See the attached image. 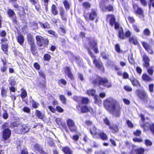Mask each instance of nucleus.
<instances>
[{
	"instance_id": "nucleus-1",
	"label": "nucleus",
	"mask_w": 154,
	"mask_h": 154,
	"mask_svg": "<svg viewBox=\"0 0 154 154\" xmlns=\"http://www.w3.org/2000/svg\"><path fill=\"white\" fill-rule=\"evenodd\" d=\"M104 105L106 109L116 117L120 116L122 109L120 105L112 98H107L104 101Z\"/></svg>"
},
{
	"instance_id": "nucleus-2",
	"label": "nucleus",
	"mask_w": 154,
	"mask_h": 154,
	"mask_svg": "<svg viewBox=\"0 0 154 154\" xmlns=\"http://www.w3.org/2000/svg\"><path fill=\"white\" fill-rule=\"evenodd\" d=\"M12 125L17 128L14 129L15 132L19 134H25L28 132L31 128L30 126L28 124H24L22 123H19L18 122H14Z\"/></svg>"
},
{
	"instance_id": "nucleus-3",
	"label": "nucleus",
	"mask_w": 154,
	"mask_h": 154,
	"mask_svg": "<svg viewBox=\"0 0 154 154\" xmlns=\"http://www.w3.org/2000/svg\"><path fill=\"white\" fill-rule=\"evenodd\" d=\"M91 81L94 86L97 85H102L107 87H109L111 86V82L109 81L105 78H101L97 77L94 80H92V79H91Z\"/></svg>"
},
{
	"instance_id": "nucleus-4",
	"label": "nucleus",
	"mask_w": 154,
	"mask_h": 154,
	"mask_svg": "<svg viewBox=\"0 0 154 154\" xmlns=\"http://www.w3.org/2000/svg\"><path fill=\"white\" fill-rule=\"evenodd\" d=\"M76 108L81 113H85L90 112L92 110L91 108H89L86 106H81L80 104H79L76 106Z\"/></svg>"
},
{
	"instance_id": "nucleus-5",
	"label": "nucleus",
	"mask_w": 154,
	"mask_h": 154,
	"mask_svg": "<svg viewBox=\"0 0 154 154\" xmlns=\"http://www.w3.org/2000/svg\"><path fill=\"white\" fill-rule=\"evenodd\" d=\"M67 125L69 129L72 131H75L76 127L73 121L71 119H68L67 121Z\"/></svg>"
},
{
	"instance_id": "nucleus-6",
	"label": "nucleus",
	"mask_w": 154,
	"mask_h": 154,
	"mask_svg": "<svg viewBox=\"0 0 154 154\" xmlns=\"http://www.w3.org/2000/svg\"><path fill=\"white\" fill-rule=\"evenodd\" d=\"M97 42L94 39H91L89 43L90 47L94 49V52L96 53H98V51L97 46Z\"/></svg>"
},
{
	"instance_id": "nucleus-7",
	"label": "nucleus",
	"mask_w": 154,
	"mask_h": 154,
	"mask_svg": "<svg viewBox=\"0 0 154 154\" xmlns=\"http://www.w3.org/2000/svg\"><path fill=\"white\" fill-rule=\"evenodd\" d=\"M27 38L28 42L31 45V50H33L35 48V42L34 39L33 38L32 35L31 34H28L27 35Z\"/></svg>"
},
{
	"instance_id": "nucleus-8",
	"label": "nucleus",
	"mask_w": 154,
	"mask_h": 154,
	"mask_svg": "<svg viewBox=\"0 0 154 154\" xmlns=\"http://www.w3.org/2000/svg\"><path fill=\"white\" fill-rule=\"evenodd\" d=\"M141 43L144 48L149 53L152 54L153 53V51L151 46L147 43L142 42Z\"/></svg>"
},
{
	"instance_id": "nucleus-9",
	"label": "nucleus",
	"mask_w": 154,
	"mask_h": 154,
	"mask_svg": "<svg viewBox=\"0 0 154 154\" xmlns=\"http://www.w3.org/2000/svg\"><path fill=\"white\" fill-rule=\"evenodd\" d=\"M11 131L9 129H5L3 131V136L4 139L6 140L8 139L10 136Z\"/></svg>"
},
{
	"instance_id": "nucleus-10",
	"label": "nucleus",
	"mask_w": 154,
	"mask_h": 154,
	"mask_svg": "<svg viewBox=\"0 0 154 154\" xmlns=\"http://www.w3.org/2000/svg\"><path fill=\"white\" fill-rule=\"evenodd\" d=\"M143 60L144 62L143 65L147 67L149 65V61H150L149 57L146 54H144L143 57Z\"/></svg>"
},
{
	"instance_id": "nucleus-11",
	"label": "nucleus",
	"mask_w": 154,
	"mask_h": 154,
	"mask_svg": "<svg viewBox=\"0 0 154 154\" xmlns=\"http://www.w3.org/2000/svg\"><path fill=\"white\" fill-rule=\"evenodd\" d=\"M7 13L9 17L12 18L13 20V21L14 22H16V21L15 19L16 17L14 11L11 9H8L7 11Z\"/></svg>"
},
{
	"instance_id": "nucleus-12",
	"label": "nucleus",
	"mask_w": 154,
	"mask_h": 154,
	"mask_svg": "<svg viewBox=\"0 0 154 154\" xmlns=\"http://www.w3.org/2000/svg\"><path fill=\"white\" fill-rule=\"evenodd\" d=\"M107 20H109L110 25L113 26L115 22V18L114 15H108L107 16Z\"/></svg>"
},
{
	"instance_id": "nucleus-13",
	"label": "nucleus",
	"mask_w": 154,
	"mask_h": 154,
	"mask_svg": "<svg viewBox=\"0 0 154 154\" xmlns=\"http://www.w3.org/2000/svg\"><path fill=\"white\" fill-rule=\"evenodd\" d=\"M91 134L95 138H99V133H98L96 131L95 127H93L90 129Z\"/></svg>"
},
{
	"instance_id": "nucleus-14",
	"label": "nucleus",
	"mask_w": 154,
	"mask_h": 154,
	"mask_svg": "<svg viewBox=\"0 0 154 154\" xmlns=\"http://www.w3.org/2000/svg\"><path fill=\"white\" fill-rule=\"evenodd\" d=\"M138 96L141 99H146L147 98L146 93L143 91H138Z\"/></svg>"
},
{
	"instance_id": "nucleus-15",
	"label": "nucleus",
	"mask_w": 154,
	"mask_h": 154,
	"mask_svg": "<svg viewBox=\"0 0 154 154\" xmlns=\"http://www.w3.org/2000/svg\"><path fill=\"white\" fill-rule=\"evenodd\" d=\"M97 17V14L96 11L94 9H91V12L89 14V18L91 20H94Z\"/></svg>"
},
{
	"instance_id": "nucleus-16",
	"label": "nucleus",
	"mask_w": 154,
	"mask_h": 154,
	"mask_svg": "<svg viewBox=\"0 0 154 154\" xmlns=\"http://www.w3.org/2000/svg\"><path fill=\"white\" fill-rule=\"evenodd\" d=\"M36 39L38 45L39 46H41L43 45L44 41L43 38L40 35H37L36 37Z\"/></svg>"
},
{
	"instance_id": "nucleus-17",
	"label": "nucleus",
	"mask_w": 154,
	"mask_h": 154,
	"mask_svg": "<svg viewBox=\"0 0 154 154\" xmlns=\"http://www.w3.org/2000/svg\"><path fill=\"white\" fill-rule=\"evenodd\" d=\"M133 8L136 13L139 14L143 15V11L142 10L139 8L137 5L134 4Z\"/></svg>"
},
{
	"instance_id": "nucleus-18",
	"label": "nucleus",
	"mask_w": 154,
	"mask_h": 154,
	"mask_svg": "<svg viewBox=\"0 0 154 154\" xmlns=\"http://www.w3.org/2000/svg\"><path fill=\"white\" fill-rule=\"evenodd\" d=\"M65 72L67 74L69 77L72 80H73L74 79V77L71 72V69L69 67H66L65 69Z\"/></svg>"
},
{
	"instance_id": "nucleus-19",
	"label": "nucleus",
	"mask_w": 154,
	"mask_h": 154,
	"mask_svg": "<svg viewBox=\"0 0 154 154\" xmlns=\"http://www.w3.org/2000/svg\"><path fill=\"white\" fill-rule=\"evenodd\" d=\"M132 85L134 86H137L138 85H140L139 82L133 76L130 77L129 78Z\"/></svg>"
},
{
	"instance_id": "nucleus-20",
	"label": "nucleus",
	"mask_w": 154,
	"mask_h": 154,
	"mask_svg": "<svg viewBox=\"0 0 154 154\" xmlns=\"http://www.w3.org/2000/svg\"><path fill=\"white\" fill-rule=\"evenodd\" d=\"M62 150L65 154H72V151L67 146L63 148Z\"/></svg>"
},
{
	"instance_id": "nucleus-21",
	"label": "nucleus",
	"mask_w": 154,
	"mask_h": 154,
	"mask_svg": "<svg viewBox=\"0 0 154 154\" xmlns=\"http://www.w3.org/2000/svg\"><path fill=\"white\" fill-rule=\"evenodd\" d=\"M109 128L113 133L117 132L119 131L118 127L116 125H113L109 126Z\"/></svg>"
},
{
	"instance_id": "nucleus-22",
	"label": "nucleus",
	"mask_w": 154,
	"mask_h": 154,
	"mask_svg": "<svg viewBox=\"0 0 154 154\" xmlns=\"http://www.w3.org/2000/svg\"><path fill=\"white\" fill-rule=\"evenodd\" d=\"M2 61L3 63V65L1 67V70L2 72H4L7 69L6 62L4 60H2Z\"/></svg>"
},
{
	"instance_id": "nucleus-23",
	"label": "nucleus",
	"mask_w": 154,
	"mask_h": 154,
	"mask_svg": "<svg viewBox=\"0 0 154 154\" xmlns=\"http://www.w3.org/2000/svg\"><path fill=\"white\" fill-rule=\"evenodd\" d=\"M36 116L38 118L43 119L45 117V115L42 113L41 111L36 110L35 112Z\"/></svg>"
},
{
	"instance_id": "nucleus-24",
	"label": "nucleus",
	"mask_w": 154,
	"mask_h": 154,
	"mask_svg": "<svg viewBox=\"0 0 154 154\" xmlns=\"http://www.w3.org/2000/svg\"><path fill=\"white\" fill-rule=\"evenodd\" d=\"M17 42L20 44V45H22L24 41V39L23 36L21 34H20L18 35L17 37Z\"/></svg>"
},
{
	"instance_id": "nucleus-25",
	"label": "nucleus",
	"mask_w": 154,
	"mask_h": 154,
	"mask_svg": "<svg viewBox=\"0 0 154 154\" xmlns=\"http://www.w3.org/2000/svg\"><path fill=\"white\" fill-rule=\"evenodd\" d=\"M118 37L119 38L122 39H124L125 38V36L123 32V29L122 28L119 29V31Z\"/></svg>"
},
{
	"instance_id": "nucleus-26",
	"label": "nucleus",
	"mask_w": 154,
	"mask_h": 154,
	"mask_svg": "<svg viewBox=\"0 0 154 154\" xmlns=\"http://www.w3.org/2000/svg\"><path fill=\"white\" fill-rule=\"evenodd\" d=\"M142 79L143 80L146 81H150L152 79L146 74H143L142 76Z\"/></svg>"
},
{
	"instance_id": "nucleus-27",
	"label": "nucleus",
	"mask_w": 154,
	"mask_h": 154,
	"mask_svg": "<svg viewBox=\"0 0 154 154\" xmlns=\"http://www.w3.org/2000/svg\"><path fill=\"white\" fill-rule=\"evenodd\" d=\"M129 41L130 42L133 43L134 45H137L138 42L136 38L134 36H132L129 39Z\"/></svg>"
},
{
	"instance_id": "nucleus-28",
	"label": "nucleus",
	"mask_w": 154,
	"mask_h": 154,
	"mask_svg": "<svg viewBox=\"0 0 154 154\" xmlns=\"http://www.w3.org/2000/svg\"><path fill=\"white\" fill-rule=\"evenodd\" d=\"M94 63L95 65L98 68L101 69L103 68L101 63L98 61L94 60Z\"/></svg>"
},
{
	"instance_id": "nucleus-29",
	"label": "nucleus",
	"mask_w": 154,
	"mask_h": 154,
	"mask_svg": "<svg viewBox=\"0 0 154 154\" xmlns=\"http://www.w3.org/2000/svg\"><path fill=\"white\" fill-rule=\"evenodd\" d=\"M100 137L103 140H106L108 138L107 135L103 132H101L99 133V137Z\"/></svg>"
},
{
	"instance_id": "nucleus-30",
	"label": "nucleus",
	"mask_w": 154,
	"mask_h": 154,
	"mask_svg": "<svg viewBox=\"0 0 154 154\" xmlns=\"http://www.w3.org/2000/svg\"><path fill=\"white\" fill-rule=\"evenodd\" d=\"M52 13L54 15H56L58 14L57 8L55 5H53L51 9Z\"/></svg>"
},
{
	"instance_id": "nucleus-31",
	"label": "nucleus",
	"mask_w": 154,
	"mask_h": 154,
	"mask_svg": "<svg viewBox=\"0 0 154 154\" xmlns=\"http://www.w3.org/2000/svg\"><path fill=\"white\" fill-rule=\"evenodd\" d=\"M102 9L104 11H106L107 10L108 11H111L113 9V7L112 6L109 5L104 8H102Z\"/></svg>"
},
{
	"instance_id": "nucleus-32",
	"label": "nucleus",
	"mask_w": 154,
	"mask_h": 154,
	"mask_svg": "<svg viewBox=\"0 0 154 154\" xmlns=\"http://www.w3.org/2000/svg\"><path fill=\"white\" fill-rule=\"evenodd\" d=\"M35 149L38 151L40 153L43 151L42 148L38 144H35L34 146Z\"/></svg>"
},
{
	"instance_id": "nucleus-33",
	"label": "nucleus",
	"mask_w": 154,
	"mask_h": 154,
	"mask_svg": "<svg viewBox=\"0 0 154 154\" xmlns=\"http://www.w3.org/2000/svg\"><path fill=\"white\" fill-rule=\"evenodd\" d=\"M31 103L32 107L35 108H37L39 106V104L38 103L33 100H32Z\"/></svg>"
},
{
	"instance_id": "nucleus-34",
	"label": "nucleus",
	"mask_w": 154,
	"mask_h": 154,
	"mask_svg": "<svg viewBox=\"0 0 154 154\" xmlns=\"http://www.w3.org/2000/svg\"><path fill=\"white\" fill-rule=\"evenodd\" d=\"M145 130H147L150 128L151 125L149 123H146L144 125H142V124L140 125Z\"/></svg>"
},
{
	"instance_id": "nucleus-35",
	"label": "nucleus",
	"mask_w": 154,
	"mask_h": 154,
	"mask_svg": "<svg viewBox=\"0 0 154 154\" xmlns=\"http://www.w3.org/2000/svg\"><path fill=\"white\" fill-rule=\"evenodd\" d=\"M56 122L57 123L59 126L63 125V123L62 120L60 118H56L55 120Z\"/></svg>"
},
{
	"instance_id": "nucleus-36",
	"label": "nucleus",
	"mask_w": 154,
	"mask_h": 154,
	"mask_svg": "<svg viewBox=\"0 0 154 154\" xmlns=\"http://www.w3.org/2000/svg\"><path fill=\"white\" fill-rule=\"evenodd\" d=\"M136 152L137 154H143L144 152V149L142 148H138L136 149Z\"/></svg>"
},
{
	"instance_id": "nucleus-37",
	"label": "nucleus",
	"mask_w": 154,
	"mask_h": 154,
	"mask_svg": "<svg viewBox=\"0 0 154 154\" xmlns=\"http://www.w3.org/2000/svg\"><path fill=\"white\" fill-rule=\"evenodd\" d=\"M95 90L91 89L87 91L86 93L89 95L94 96L95 94Z\"/></svg>"
},
{
	"instance_id": "nucleus-38",
	"label": "nucleus",
	"mask_w": 154,
	"mask_h": 154,
	"mask_svg": "<svg viewBox=\"0 0 154 154\" xmlns=\"http://www.w3.org/2000/svg\"><path fill=\"white\" fill-rule=\"evenodd\" d=\"M22 93L21 94V96L22 98H25L27 96V94L26 90L22 89L21 90Z\"/></svg>"
},
{
	"instance_id": "nucleus-39",
	"label": "nucleus",
	"mask_w": 154,
	"mask_h": 154,
	"mask_svg": "<svg viewBox=\"0 0 154 154\" xmlns=\"http://www.w3.org/2000/svg\"><path fill=\"white\" fill-rule=\"evenodd\" d=\"M81 102L84 104H88L89 100L88 98L86 97H82Z\"/></svg>"
},
{
	"instance_id": "nucleus-40",
	"label": "nucleus",
	"mask_w": 154,
	"mask_h": 154,
	"mask_svg": "<svg viewBox=\"0 0 154 154\" xmlns=\"http://www.w3.org/2000/svg\"><path fill=\"white\" fill-rule=\"evenodd\" d=\"M145 144L146 146H151L152 145V142L148 139H146L145 140Z\"/></svg>"
},
{
	"instance_id": "nucleus-41",
	"label": "nucleus",
	"mask_w": 154,
	"mask_h": 154,
	"mask_svg": "<svg viewBox=\"0 0 154 154\" xmlns=\"http://www.w3.org/2000/svg\"><path fill=\"white\" fill-rule=\"evenodd\" d=\"M67 84L66 81L64 79H61L59 80V84L60 85L62 86V85H66Z\"/></svg>"
},
{
	"instance_id": "nucleus-42",
	"label": "nucleus",
	"mask_w": 154,
	"mask_h": 154,
	"mask_svg": "<svg viewBox=\"0 0 154 154\" xmlns=\"http://www.w3.org/2000/svg\"><path fill=\"white\" fill-rule=\"evenodd\" d=\"M83 7L85 8H90L91 4L88 2H85L82 4Z\"/></svg>"
},
{
	"instance_id": "nucleus-43",
	"label": "nucleus",
	"mask_w": 154,
	"mask_h": 154,
	"mask_svg": "<svg viewBox=\"0 0 154 154\" xmlns=\"http://www.w3.org/2000/svg\"><path fill=\"white\" fill-rule=\"evenodd\" d=\"M41 26L43 27L44 28H50L49 25L47 23L42 24L40 23Z\"/></svg>"
},
{
	"instance_id": "nucleus-44",
	"label": "nucleus",
	"mask_w": 154,
	"mask_h": 154,
	"mask_svg": "<svg viewBox=\"0 0 154 154\" xmlns=\"http://www.w3.org/2000/svg\"><path fill=\"white\" fill-rule=\"evenodd\" d=\"M51 58L50 55L48 54H45L44 57V60L46 61H49L50 60Z\"/></svg>"
},
{
	"instance_id": "nucleus-45",
	"label": "nucleus",
	"mask_w": 154,
	"mask_h": 154,
	"mask_svg": "<svg viewBox=\"0 0 154 154\" xmlns=\"http://www.w3.org/2000/svg\"><path fill=\"white\" fill-rule=\"evenodd\" d=\"M59 98L60 100L63 103H66V99L64 96L60 95L59 96Z\"/></svg>"
},
{
	"instance_id": "nucleus-46",
	"label": "nucleus",
	"mask_w": 154,
	"mask_h": 154,
	"mask_svg": "<svg viewBox=\"0 0 154 154\" xmlns=\"http://www.w3.org/2000/svg\"><path fill=\"white\" fill-rule=\"evenodd\" d=\"M143 33L145 35L149 36L150 34V32L148 29L147 28L144 30Z\"/></svg>"
},
{
	"instance_id": "nucleus-47",
	"label": "nucleus",
	"mask_w": 154,
	"mask_h": 154,
	"mask_svg": "<svg viewBox=\"0 0 154 154\" xmlns=\"http://www.w3.org/2000/svg\"><path fill=\"white\" fill-rule=\"evenodd\" d=\"M63 3L65 8L66 9H69V4L67 1L65 0L63 2Z\"/></svg>"
},
{
	"instance_id": "nucleus-48",
	"label": "nucleus",
	"mask_w": 154,
	"mask_h": 154,
	"mask_svg": "<svg viewBox=\"0 0 154 154\" xmlns=\"http://www.w3.org/2000/svg\"><path fill=\"white\" fill-rule=\"evenodd\" d=\"M59 31L60 34L62 35H64L66 32L65 29L61 27L60 28Z\"/></svg>"
},
{
	"instance_id": "nucleus-49",
	"label": "nucleus",
	"mask_w": 154,
	"mask_h": 154,
	"mask_svg": "<svg viewBox=\"0 0 154 154\" xmlns=\"http://www.w3.org/2000/svg\"><path fill=\"white\" fill-rule=\"evenodd\" d=\"M82 97H78V96H74L73 97V99L74 100L76 101L78 103L80 102V101L81 100Z\"/></svg>"
},
{
	"instance_id": "nucleus-50",
	"label": "nucleus",
	"mask_w": 154,
	"mask_h": 154,
	"mask_svg": "<svg viewBox=\"0 0 154 154\" xmlns=\"http://www.w3.org/2000/svg\"><path fill=\"white\" fill-rule=\"evenodd\" d=\"M48 143L50 146H53L54 145V142L52 139L48 138L47 139Z\"/></svg>"
},
{
	"instance_id": "nucleus-51",
	"label": "nucleus",
	"mask_w": 154,
	"mask_h": 154,
	"mask_svg": "<svg viewBox=\"0 0 154 154\" xmlns=\"http://www.w3.org/2000/svg\"><path fill=\"white\" fill-rule=\"evenodd\" d=\"M88 51L89 54L93 59V61L94 60H96L95 56L92 53L91 51L89 49H88Z\"/></svg>"
},
{
	"instance_id": "nucleus-52",
	"label": "nucleus",
	"mask_w": 154,
	"mask_h": 154,
	"mask_svg": "<svg viewBox=\"0 0 154 154\" xmlns=\"http://www.w3.org/2000/svg\"><path fill=\"white\" fill-rule=\"evenodd\" d=\"M127 124L128 127L129 128H132L133 127L134 125L130 121L128 120L126 122Z\"/></svg>"
},
{
	"instance_id": "nucleus-53",
	"label": "nucleus",
	"mask_w": 154,
	"mask_h": 154,
	"mask_svg": "<svg viewBox=\"0 0 154 154\" xmlns=\"http://www.w3.org/2000/svg\"><path fill=\"white\" fill-rule=\"evenodd\" d=\"M72 138L73 140L77 141L79 139V136L77 135H75L72 137Z\"/></svg>"
},
{
	"instance_id": "nucleus-54",
	"label": "nucleus",
	"mask_w": 154,
	"mask_h": 154,
	"mask_svg": "<svg viewBox=\"0 0 154 154\" xmlns=\"http://www.w3.org/2000/svg\"><path fill=\"white\" fill-rule=\"evenodd\" d=\"M115 48L116 51L118 52H121V50L119 45V44H116L115 46Z\"/></svg>"
},
{
	"instance_id": "nucleus-55",
	"label": "nucleus",
	"mask_w": 154,
	"mask_h": 154,
	"mask_svg": "<svg viewBox=\"0 0 154 154\" xmlns=\"http://www.w3.org/2000/svg\"><path fill=\"white\" fill-rule=\"evenodd\" d=\"M148 73L150 75L152 74L153 72V70L152 67H151L149 68L147 70Z\"/></svg>"
},
{
	"instance_id": "nucleus-56",
	"label": "nucleus",
	"mask_w": 154,
	"mask_h": 154,
	"mask_svg": "<svg viewBox=\"0 0 154 154\" xmlns=\"http://www.w3.org/2000/svg\"><path fill=\"white\" fill-rule=\"evenodd\" d=\"M133 27L134 30L136 32H138L140 31V29L138 27L137 25H133Z\"/></svg>"
},
{
	"instance_id": "nucleus-57",
	"label": "nucleus",
	"mask_w": 154,
	"mask_h": 154,
	"mask_svg": "<svg viewBox=\"0 0 154 154\" xmlns=\"http://www.w3.org/2000/svg\"><path fill=\"white\" fill-rule=\"evenodd\" d=\"M2 49L3 51H5L7 50L8 48V45H2Z\"/></svg>"
},
{
	"instance_id": "nucleus-58",
	"label": "nucleus",
	"mask_w": 154,
	"mask_h": 154,
	"mask_svg": "<svg viewBox=\"0 0 154 154\" xmlns=\"http://www.w3.org/2000/svg\"><path fill=\"white\" fill-rule=\"evenodd\" d=\"M9 82H10V84L12 86L16 84V82L14 79L9 80Z\"/></svg>"
},
{
	"instance_id": "nucleus-59",
	"label": "nucleus",
	"mask_w": 154,
	"mask_h": 154,
	"mask_svg": "<svg viewBox=\"0 0 154 154\" xmlns=\"http://www.w3.org/2000/svg\"><path fill=\"white\" fill-rule=\"evenodd\" d=\"M104 122L105 124L107 125H109V126H110V122L106 118H105L103 119Z\"/></svg>"
},
{
	"instance_id": "nucleus-60",
	"label": "nucleus",
	"mask_w": 154,
	"mask_h": 154,
	"mask_svg": "<svg viewBox=\"0 0 154 154\" xmlns=\"http://www.w3.org/2000/svg\"><path fill=\"white\" fill-rule=\"evenodd\" d=\"M150 130L152 133L154 135V124L151 125L150 127Z\"/></svg>"
},
{
	"instance_id": "nucleus-61",
	"label": "nucleus",
	"mask_w": 154,
	"mask_h": 154,
	"mask_svg": "<svg viewBox=\"0 0 154 154\" xmlns=\"http://www.w3.org/2000/svg\"><path fill=\"white\" fill-rule=\"evenodd\" d=\"M154 85L153 84H151L149 85V89L150 91L152 92L153 91Z\"/></svg>"
},
{
	"instance_id": "nucleus-62",
	"label": "nucleus",
	"mask_w": 154,
	"mask_h": 154,
	"mask_svg": "<svg viewBox=\"0 0 154 154\" xmlns=\"http://www.w3.org/2000/svg\"><path fill=\"white\" fill-rule=\"evenodd\" d=\"M122 76L123 78L126 79L128 78L129 75L126 72H125L123 73Z\"/></svg>"
},
{
	"instance_id": "nucleus-63",
	"label": "nucleus",
	"mask_w": 154,
	"mask_h": 154,
	"mask_svg": "<svg viewBox=\"0 0 154 154\" xmlns=\"http://www.w3.org/2000/svg\"><path fill=\"white\" fill-rule=\"evenodd\" d=\"M6 90L5 89H3L2 90L1 93L3 97H5L6 96Z\"/></svg>"
},
{
	"instance_id": "nucleus-64",
	"label": "nucleus",
	"mask_w": 154,
	"mask_h": 154,
	"mask_svg": "<svg viewBox=\"0 0 154 154\" xmlns=\"http://www.w3.org/2000/svg\"><path fill=\"white\" fill-rule=\"evenodd\" d=\"M56 109L59 112H63V109L60 106H57Z\"/></svg>"
}]
</instances>
